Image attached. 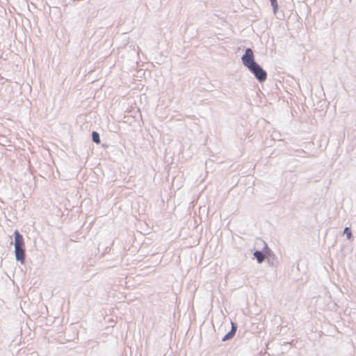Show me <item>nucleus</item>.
Returning a JSON list of instances; mask_svg holds the SVG:
<instances>
[{"label":"nucleus","mask_w":356,"mask_h":356,"mask_svg":"<svg viewBox=\"0 0 356 356\" xmlns=\"http://www.w3.org/2000/svg\"><path fill=\"white\" fill-rule=\"evenodd\" d=\"M15 234V253L17 261L22 264L25 259L24 241L22 235L17 230L14 232Z\"/></svg>","instance_id":"nucleus-1"},{"label":"nucleus","mask_w":356,"mask_h":356,"mask_svg":"<svg viewBox=\"0 0 356 356\" xmlns=\"http://www.w3.org/2000/svg\"><path fill=\"white\" fill-rule=\"evenodd\" d=\"M242 61L243 65L248 69L256 65V62L254 60V54L251 49H247L245 54L242 57Z\"/></svg>","instance_id":"nucleus-2"},{"label":"nucleus","mask_w":356,"mask_h":356,"mask_svg":"<svg viewBox=\"0 0 356 356\" xmlns=\"http://www.w3.org/2000/svg\"><path fill=\"white\" fill-rule=\"evenodd\" d=\"M249 70L254 74L260 82L264 81L267 78L266 72L257 63L249 68Z\"/></svg>","instance_id":"nucleus-3"},{"label":"nucleus","mask_w":356,"mask_h":356,"mask_svg":"<svg viewBox=\"0 0 356 356\" xmlns=\"http://www.w3.org/2000/svg\"><path fill=\"white\" fill-rule=\"evenodd\" d=\"M236 331V325L234 324V323L232 322V330L229 333H227L223 337L222 341H226L229 339H232L234 336Z\"/></svg>","instance_id":"nucleus-4"},{"label":"nucleus","mask_w":356,"mask_h":356,"mask_svg":"<svg viewBox=\"0 0 356 356\" xmlns=\"http://www.w3.org/2000/svg\"><path fill=\"white\" fill-rule=\"evenodd\" d=\"M236 331V325L234 324V323L232 322V330L229 333H227L223 337L222 341H226L229 339H232L234 336Z\"/></svg>","instance_id":"nucleus-5"},{"label":"nucleus","mask_w":356,"mask_h":356,"mask_svg":"<svg viewBox=\"0 0 356 356\" xmlns=\"http://www.w3.org/2000/svg\"><path fill=\"white\" fill-rule=\"evenodd\" d=\"M254 255L257 258V259L259 263H261L264 261V254L261 252H259V251H256L254 253Z\"/></svg>","instance_id":"nucleus-6"},{"label":"nucleus","mask_w":356,"mask_h":356,"mask_svg":"<svg viewBox=\"0 0 356 356\" xmlns=\"http://www.w3.org/2000/svg\"><path fill=\"white\" fill-rule=\"evenodd\" d=\"M92 140L95 143H97V144L100 143V138H99V135L97 132L93 131L92 134Z\"/></svg>","instance_id":"nucleus-7"},{"label":"nucleus","mask_w":356,"mask_h":356,"mask_svg":"<svg viewBox=\"0 0 356 356\" xmlns=\"http://www.w3.org/2000/svg\"><path fill=\"white\" fill-rule=\"evenodd\" d=\"M344 232V234H346L347 238H348V239H350V238L352 237V233H351V231H350V229L348 227H346V228L344 229V232Z\"/></svg>","instance_id":"nucleus-8"},{"label":"nucleus","mask_w":356,"mask_h":356,"mask_svg":"<svg viewBox=\"0 0 356 356\" xmlns=\"http://www.w3.org/2000/svg\"><path fill=\"white\" fill-rule=\"evenodd\" d=\"M271 4L275 10L277 7V0H270Z\"/></svg>","instance_id":"nucleus-9"}]
</instances>
